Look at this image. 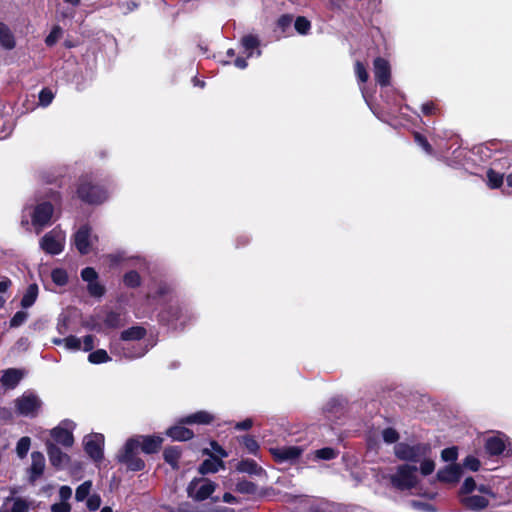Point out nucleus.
<instances>
[{"label": "nucleus", "mask_w": 512, "mask_h": 512, "mask_svg": "<svg viewBox=\"0 0 512 512\" xmlns=\"http://www.w3.org/2000/svg\"><path fill=\"white\" fill-rule=\"evenodd\" d=\"M393 487L399 490H410L417 486L419 480L417 467L408 464L397 467L396 472L389 477Z\"/></svg>", "instance_id": "nucleus-1"}, {"label": "nucleus", "mask_w": 512, "mask_h": 512, "mask_svg": "<svg viewBox=\"0 0 512 512\" xmlns=\"http://www.w3.org/2000/svg\"><path fill=\"white\" fill-rule=\"evenodd\" d=\"M395 455L404 461L419 462L423 457L430 455L431 447L428 444L408 445L399 443L394 447Z\"/></svg>", "instance_id": "nucleus-2"}, {"label": "nucleus", "mask_w": 512, "mask_h": 512, "mask_svg": "<svg viewBox=\"0 0 512 512\" xmlns=\"http://www.w3.org/2000/svg\"><path fill=\"white\" fill-rule=\"evenodd\" d=\"M140 446V440L136 438H130L123 450L117 455L119 462H122L128 466L132 471H139L144 468V462L142 459L137 457V451Z\"/></svg>", "instance_id": "nucleus-3"}, {"label": "nucleus", "mask_w": 512, "mask_h": 512, "mask_svg": "<svg viewBox=\"0 0 512 512\" xmlns=\"http://www.w3.org/2000/svg\"><path fill=\"white\" fill-rule=\"evenodd\" d=\"M217 484L207 478H194L187 487V495L195 501L208 499L216 490Z\"/></svg>", "instance_id": "nucleus-4"}, {"label": "nucleus", "mask_w": 512, "mask_h": 512, "mask_svg": "<svg viewBox=\"0 0 512 512\" xmlns=\"http://www.w3.org/2000/svg\"><path fill=\"white\" fill-rule=\"evenodd\" d=\"M53 212V204L50 201H42L33 207L31 220L37 234L51 223Z\"/></svg>", "instance_id": "nucleus-5"}, {"label": "nucleus", "mask_w": 512, "mask_h": 512, "mask_svg": "<svg viewBox=\"0 0 512 512\" xmlns=\"http://www.w3.org/2000/svg\"><path fill=\"white\" fill-rule=\"evenodd\" d=\"M14 403L17 413L26 417H35L42 405L40 398L32 392L23 393Z\"/></svg>", "instance_id": "nucleus-6"}, {"label": "nucleus", "mask_w": 512, "mask_h": 512, "mask_svg": "<svg viewBox=\"0 0 512 512\" xmlns=\"http://www.w3.org/2000/svg\"><path fill=\"white\" fill-rule=\"evenodd\" d=\"M65 240V233L59 228H54L41 238L39 244L47 254L57 255L63 251Z\"/></svg>", "instance_id": "nucleus-7"}, {"label": "nucleus", "mask_w": 512, "mask_h": 512, "mask_svg": "<svg viewBox=\"0 0 512 512\" xmlns=\"http://www.w3.org/2000/svg\"><path fill=\"white\" fill-rule=\"evenodd\" d=\"M77 193L83 201L91 204L102 203L107 197L105 190L86 181L80 184Z\"/></svg>", "instance_id": "nucleus-8"}, {"label": "nucleus", "mask_w": 512, "mask_h": 512, "mask_svg": "<svg viewBox=\"0 0 512 512\" xmlns=\"http://www.w3.org/2000/svg\"><path fill=\"white\" fill-rule=\"evenodd\" d=\"M274 460L278 463H294L301 455L303 450L297 446H280L270 448Z\"/></svg>", "instance_id": "nucleus-9"}, {"label": "nucleus", "mask_w": 512, "mask_h": 512, "mask_svg": "<svg viewBox=\"0 0 512 512\" xmlns=\"http://www.w3.org/2000/svg\"><path fill=\"white\" fill-rule=\"evenodd\" d=\"M95 239L90 228L83 226L74 235V245L81 254H87L91 251Z\"/></svg>", "instance_id": "nucleus-10"}, {"label": "nucleus", "mask_w": 512, "mask_h": 512, "mask_svg": "<svg viewBox=\"0 0 512 512\" xmlns=\"http://www.w3.org/2000/svg\"><path fill=\"white\" fill-rule=\"evenodd\" d=\"M103 444L104 436L102 434H92L84 438L85 451L95 461L101 460L103 457Z\"/></svg>", "instance_id": "nucleus-11"}, {"label": "nucleus", "mask_w": 512, "mask_h": 512, "mask_svg": "<svg viewBox=\"0 0 512 512\" xmlns=\"http://www.w3.org/2000/svg\"><path fill=\"white\" fill-rule=\"evenodd\" d=\"M32 505L33 501L23 497H7L0 507V512H29Z\"/></svg>", "instance_id": "nucleus-12"}, {"label": "nucleus", "mask_w": 512, "mask_h": 512, "mask_svg": "<svg viewBox=\"0 0 512 512\" xmlns=\"http://www.w3.org/2000/svg\"><path fill=\"white\" fill-rule=\"evenodd\" d=\"M46 461L44 455L39 451H34L31 453V465L28 469L29 481L31 483L36 482L39 479L45 470Z\"/></svg>", "instance_id": "nucleus-13"}, {"label": "nucleus", "mask_w": 512, "mask_h": 512, "mask_svg": "<svg viewBox=\"0 0 512 512\" xmlns=\"http://www.w3.org/2000/svg\"><path fill=\"white\" fill-rule=\"evenodd\" d=\"M46 447L50 463L57 469H63L69 461L68 455L50 441L46 442Z\"/></svg>", "instance_id": "nucleus-14"}, {"label": "nucleus", "mask_w": 512, "mask_h": 512, "mask_svg": "<svg viewBox=\"0 0 512 512\" xmlns=\"http://www.w3.org/2000/svg\"><path fill=\"white\" fill-rule=\"evenodd\" d=\"M374 74L381 86H387L390 83V65L388 61L380 57L376 58L374 60Z\"/></svg>", "instance_id": "nucleus-15"}, {"label": "nucleus", "mask_w": 512, "mask_h": 512, "mask_svg": "<svg viewBox=\"0 0 512 512\" xmlns=\"http://www.w3.org/2000/svg\"><path fill=\"white\" fill-rule=\"evenodd\" d=\"M462 475V468L460 465H449L437 472V478L441 482L456 483Z\"/></svg>", "instance_id": "nucleus-16"}, {"label": "nucleus", "mask_w": 512, "mask_h": 512, "mask_svg": "<svg viewBox=\"0 0 512 512\" xmlns=\"http://www.w3.org/2000/svg\"><path fill=\"white\" fill-rule=\"evenodd\" d=\"M2 373L0 381L8 389H14L24 376V372L16 368L6 369Z\"/></svg>", "instance_id": "nucleus-17"}, {"label": "nucleus", "mask_w": 512, "mask_h": 512, "mask_svg": "<svg viewBox=\"0 0 512 512\" xmlns=\"http://www.w3.org/2000/svg\"><path fill=\"white\" fill-rule=\"evenodd\" d=\"M461 503L469 510H481L484 509L489 500L483 495H466L461 496Z\"/></svg>", "instance_id": "nucleus-18"}, {"label": "nucleus", "mask_w": 512, "mask_h": 512, "mask_svg": "<svg viewBox=\"0 0 512 512\" xmlns=\"http://www.w3.org/2000/svg\"><path fill=\"white\" fill-rule=\"evenodd\" d=\"M136 439L140 440V446L142 451L147 454L157 452L162 444L161 437L155 436H137Z\"/></svg>", "instance_id": "nucleus-19"}, {"label": "nucleus", "mask_w": 512, "mask_h": 512, "mask_svg": "<svg viewBox=\"0 0 512 512\" xmlns=\"http://www.w3.org/2000/svg\"><path fill=\"white\" fill-rule=\"evenodd\" d=\"M52 438L59 444L70 447L73 445L74 439L71 431L68 429L62 428L60 426L55 427L51 430Z\"/></svg>", "instance_id": "nucleus-20"}, {"label": "nucleus", "mask_w": 512, "mask_h": 512, "mask_svg": "<svg viewBox=\"0 0 512 512\" xmlns=\"http://www.w3.org/2000/svg\"><path fill=\"white\" fill-rule=\"evenodd\" d=\"M214 420L213 415L206 411H198L183 419L180 424H209Z\"/></svg>", "instance_id": "nucleus-21"}, {"label": "nucleus", "mask_w": 512, "mask_h": 512, "mask_svg": "<svg viewBox=\"0 0 512 512\" xmlns=\"http://www.w3.org/2000/svg\"><path fill=\"white\" fill-rule=\"evenodd\" d=\"M167 435L173 440L186 441L193 437V432L181 425H176L167 430Z\"/></svg>", "instance_id": "nucleus-22"}, {"label": "nucleus", "mask_w": 512, "mask_h": 512, "mask_svg": "<svg viewBox=\"0 0 512 512\" xmlns=\"http://www.w3.org/2000/svg\"><path fill=\"white\" fill-rule=\"evenodd\" d=\"M0 45L5 49H13L15 47L14 36L10 29L0 22Z\"/></svg>", "instance_id": "nucleus-23"}, {"label": "nucleus", "mask_w": 512, "mask_h": 512, "mask_svg": "<svg viewBox=\"0 0 512 512\" xmlns=\"http://www.w3.org/2000/svg\"><path fill=\"white\" fill-rule=\"evenodd\" d=\"M38 297V286L36 284H30L21 300V306L24 309L31 307Z\"/></svg>", "instance_id": "nucleus-24"}, {"label": "nucleus", "mask_w": 512, "mask_h": 512, "mask_svg": "<svg viewBox=\"0 0 512 512\" xmlns=\"http://www.w3.org/2000/svg\"><path fill=\"white\" fill-rule=\"evenodd\" d=\"M224 463L220 459L212 458L206 459L199 467V473L205 475L208 473H215L220 468H223Z\"/></svg>", "instance_id": "nucleus-25"}, {"label": "nucleus", "mask_w": 512, "mask_h": 512, "mask_svg": "<svg viewBox=\"0 0 512 512\" xmlns=\"http://www.w3.org/2000/svg\"><path fill=\"white\" fill-rule=\"evenodd\" d=\"M146 334V331L141 326H134L121 333V339L123 341H136L142 339Z\"/></svg>", "instance_id": "nucleus-26"}, {"label": "nucleus", "mask_w": 512, "mask_h": 512, "mask_svg": "<svg viewBox=\"0 0 512 512\" xmlns=\"http://www.w3.org/2000/svg\"><path fill=\"white\" fill-rule=\"evenodd\" d=\"M237 471L258 475L263 472L262 468L259 467L254 460L246 459L242 460L237 464Z\"/></svg>", "instance_id": "nucleus-27"}, {"label": "nucleus", "mask_w": 512, "mask_h": 512, "mask_svg": "<svg viewBox=\"0 0 512 512\" xmlns=\"http://www.w3.org/2000/svg\"><path fill=\"white\" fill-rule=\"evenodd\" d=\"M180 455L181 451L178 446L168 447L163 453L165 461L169 463L173 469H178V460Z\"/></svg>", "instance_id": "nucleus-28"}, {"label": "nucleus", "mask_w": 512, "mask_h": 512, "mask_svg": "<svg viewBox=\"0 0 512 512\" xmlns=\"http://www.w3.org/2000/svg\"><path fill=\"white\" fill-rule=\"evenodd\" d=\"M485 447L491 455H498L504 451L505 444L501 438L491 437L487 439Z\"/></svg>", "instance_id": "nucleus-29"}, {"label": "nucleus", "mask_w": 512, "mask_h": 512, "mask_svg": "<svg viewBox=\"0 0 512 512\" xmlns=\"http://www.w3.org/2000/svg\"><path fill=\"white\" fill-rule=\"evenodd\" d=\"M241 43L245 53L247 54V57H250L253 55V50L258 47L259 40L256 36L249 34L242 38Z\"/></svg>", "instance_id": "nucleus-30"}, {"label": "nucleus", "mask_w": 512, "mask_h": 512, "mask_svg": "<svg viewBox=\"0 0 512 512\" xmlns=\"http://www.w3.org/2000/svg\"><path fill=\"white\" fill-rule=\"evenodd\" d=\"M104 323L109 328H118L124 325V318L120 313L109 312L104 319Z\"/></svg>", "instance_id": "nucleus-31"}, {"label": "nucleus", "mask_w": 512, "mask_h": 512, "mask_svg": "<svg viewBox=\"0 0 512 512\" xmlns=\"http://www.w3.org/2000/svg\"><path fill=\"white\" fill-rule=\"evenodd\" d=\"M30 446H31V439L29 437L24 436V437L20 438L16 445L17 456L20 459L25 458L28 454Z\"/></svg>", "instance_id": "nucleus-32"}, {"label": "nucleus", "mask_w": 512, "mask_h": 512, "mask_svg": "<svg viewBox=\"0 0 512 512\" xmlns=\"http://www.w3.org/2000/svg\"><path fill=\"white\" fill-rule=\"evenodd\" d=\"M88 360L92 364H101L110 361V357L104 349H98L89 354Z\"/></svg>", "instance_id": "nucleus-33"}, {"label": "nucleus", "mask_w": 512, "mask_h": 512, "mask_svg": "<svg viewBox=\"0 0 512 512\" xmlns=\"http://www.w3.org/2000/svg\"><path fill=\"white\" fill-rule=\"evenodd\" d=\"M53 282L58 286H64L68 282L67 272L61 268H56L51 272Z\"/></svg>", "instance_id": "nucleus-34"}, {"label": "nucleus", "mask_w": 512, "mask_h": 512, "mask_svg": "<svg viewBox=\"0 0 512 512\" xmlns=\"http://www.w3.org/2000/svg\"><path fill=\"white\" fill-rule=\"evenodd\" d=\"M92 487L91 481H85L76 489L75 498L77 501L81 502L86 499L90 493Z\"/></svg>", "instance_id": "nucleus-35"}, {"label": "nucleus", "mask_w": 512, "mask_h": 512, "mask_svg": "<svg viewBox=\"0 0 512 512\" xmlns=\"http://www.w3.org/2000/svg\"><path fill=\"white\" fill-rule=\"evenodd\" d=\"M420 465L421 474L424 476L430 475L435 469V462L428 456L423 457Z\"/></svg>", "instance_id": "nucleus-36"}, {"label": "nucleus", "mask_w": 512, "mask_h": 512, "mask_svg": "<svg viewBox=\"0 0 512 512\" xmlns=\"http://www.w3.org/2000/svg\"><path fill=\"white\" fill-rule=\"evenodd\" d=\"M487 178L489 187L493 189L499 188L503 183V175L493 170L488 171Z\"/></svg>", "instance_id": "nucleus-37"}, {"label": "nucleus", "mask_w": 512, "mask_h": 512, "mask_svg": "<svg viewBox=\"0 0 512 512\" xmlns=\"http://www.w3.org/2000/svg\"><path fill=\"white\" fill-rule=\"evenodd\" d=\"M236 491L244 494H254L257 491V486L250 481H240L236 485Z\"/></svg>", "instance_id": "nucleus-38"}, {"label": "nucleus", "mask_w": 512, "mask_h": 512, "mask_svg": "<svg viewBox=\"0 0 512 512\" xmlns=\"http://www.w3.org/2000/svg\"><path fill=\"white\" fill-rule=\"evenodd\" d=\"M294 26H295L296 31L303 35L307 34L311 28L310 21L302 16H299L296 18Z\"/></svg>", "instance_id": "nucleus-39"}, {"label": "nucleus", "mask_w": 512, "mask_h": 512, "mask_svg": "<svg viewBox=\"0 0 512 512\" xmlns=\"http://www.w3.org/2000/svg\"><path fill=\"white\" fill-rule=\"evenodd\" d=\"M337 454V451L330 447H325L315 451V457L322 460L334 459Z\"/></svg>", "instance_id": "nucleus-40"}, {"label": "nucleus", "mask_w": 512, "mask_h": 512, "mask_svg": "<svg viewBox=\"0 0 512 512\" xmlns=\"http://www.w3.org/2000/svg\"><path fill=\"white\" fill-rule=\"evenodd\" d=\"M81 340L76 336L70 335L64 338V346L67 350L77 351L81 349Z\"/></svg>", "instance_id": "nucleus-41"}, {"label": "nucleus", "mask_w": 512, "mask_h": 512, "mask_svg": "<svg viewBox=\"0 0 512 512\" xmlns=\"http://www.w3.org/2000/svg\"><path fill=\"white\" fill-rule=\"evenodd\" d=\"M87 284V289L91 296L100 297L104 294V287L98 282V279Z\"/></svg>", "instance_id": "nucleus-42"}, {"label": "nucleus", "mask_w": 512, "mask_h": 512, "mask_svg": "<svg viewBox=\"0 0 512 512\" xmlns=\"http://www.w3.org/2000/svg\"><path fill=\"white\" fill-rule=\"evenodd\" d=\"M140 276L135 271H130L124 276V283L129 287H137L140 285Z\"/></svg>", "instance_id": "nucleus-43"}, {"label": "nucleus", "mask_w": 512, "mask_h": 512, "mask_svg": "<svg viewBox=\"0 0 512 512\" xmlns=\"http://www.w3.org/2000/svg\"><path fill=\"white\" fill-rule=\"evenodd\" d=\"M62 36V29L59 26H55L50 34L46 37L45 43L48 46L54 45Z\"/></svg>", "instance_id": "nucleus-44"}, {"label": "nucleus", "mask_w": 512, "mask_h": 512, "mask_svg": "<svg viewBox=\"0 0 512 512\" xmlns=\"http://www.w3.org/2000/svg\"><path fill=\"white\" fill-rule=\"evenodd\" d=\"M28 318V313L25 311H18L10 320L11 327H19L21 326Z\"/></svg>", "instance_id": "nucleus-45"}, {"label": "nucleus", "mask_w": 512, "mask_h": 512, "mask_svg": "<svg viewBox=\"0 0 512 512\" xmlns=\"http://www.w3.org/2000/svg\"><path fill=\"white\" fill-rule=\"evenodd\" d=\"M476 483L473 478H466L462 487H461V496H466L471 494L474 490H476Z\"/></svg>", "instance_id": "nucleus-46"}, {"label": "nucleus", "mask_w": 512, "mask_h": 512, "mask_svg": "<svg viewBox=\"0 0 512 512\" xmlns=\"http://www.w3.org/2000/svg\"><path fill=\"white\" fill-rule=\"evenodd\" d=\"M243 443H244L246 449L252 454H256V452L259 449V445H258L257 441L250 436L243 437Z\"/></svg>", "instance_id": "nucleus-47"}, {"label": "nucleus", "mask_w": 512, "mask_h": 512, "mask_svg": "<svg viewBox=\"0 0 512 512\" xmlns=\"http://www.w3.org/2000/svg\"><path fill=\"white\" fill-rule=\"evenodd\" d=\"M146 347H139L136 351H131L130 349H124L123 356L129 359H134L138 357H142L146 354Z\"/></svg>", "instance_id": "nucleus-48"}, {"label": "nucleus", "mask_w": 512, "mask_h": 512, "mask_svg": "<svg viewBox=\"0 0 512 512\" xmlns=\"http://www.w3.org/2000/svg\"><path fill=\"white\" fill-rule=\"evenodd\" d=\"M81 277L87 283L93 282L94 280L98 279V275H97L96 271L91 267H87V268L83 269L81 272Z\"/></svg>", "instance_id": "nucleus-49"}, {"label": "nucleus", "mask_w": 512, "mask_h": 512, "mask_svg": "<svg viewBox=\"0 0 512 512\" xmlns=\"http://www.w3.org/2000/svg\"><path fill=\"white\" fill-rule=\"evenodd\" d=\"M382 436L386 443H394L399 438L397 431L392 428L385 429L382 433Z\"/></svg>", "instance_id": "nucleus-50"}, {"label": "nucleus", "mask_w": 512, "mask_h": 512, "mask_svg": "<svg viewBox=\"0 0 512 512\" xmlns=\"http://www.w3.org/2000/svg\"><path fill=\"white\" fill-rule=\"evenodd\" d=\"M53 93L49 89H43L39 94V101L42 106H48L53 100Z\"/></svg>", "instance_id": "nucleus-51"}, {"label": "nucleus", "mask_w": 512, "mask_h": 512, "mask_svg": "<svg viewBox=\"0 0 512 512\" xmlns=\"http://www.w3.org/2000/svg\"><path fill=\"white\" fill-rule=\"evenodd\" d=\"M457 449L455 447L446 448L441 452V458L443 461H454L457 458Z\"/></svg>", "instance_id": "nucleus-52"}, {"label": "nucleus", "mask_w": 512, "mask_h": 512, "mask_svg": "<svg viewBox=\"0 0 512 512\" xmlns=\"http://www.w3.org/2000/svg\"><path fill=\"white\" fill-rule=\"evenodd\" d=\"M292 22H293V17L291 15L286 14V15H282L278 19L277 25L284 32V31H286V29H288L291 26Z\"/></svg>", "instance_id": "nucleus-53"}, {"label": "nucleus", "mask_w": 512, "mask_h": 512, "mask_svg": "<svg viewBox=\"0 0 512 512\" xmlns=\"http://www.w3.org/2000/svg\"><path fill=\"white\" fill-rule=\"evenodd\" d=\"M355 73L361 82H366L368 80V73L362 63L356 62Z\"/></svg>", "instance_id": "nucleus-54"}, {"label": "nucleus", "mask_w": 512, "mask_h": 512, "mask_svg": "<svg viewBox=\"0 0 512 512\" xmlns=\"http://www.w3.org/2000/svg\"><path fill=\"white\" fill-rule=\"evenodd\" d=\"M100 505L101 498L99 495L94 494L87 499V507L92 511L99 509Z\"/></svg>", "instance_id": "nucleus-55"}, {"label": "nucleus", "mask_w": 512, "mask_h": 512, "mask_svg": "<svg viewBox=\"0 0 512 512\" xmlns=\"http://www.w3.org/2000/svg\"><path fill=\"white\" fill-rule=\"evenodd\" d=\"M463 465H464V467H466L472 471H477L480 467V462L477 458H475L473 456H468V457H466Z\"/></svg>", "instance_id": "nucleus-56"}, {"label": "nucleus", "mask_w": 512, "mask_h": 512, "mask_svg": "<svg viewBox=\"0 0 512 512\" xmlns=\"http://www.w3.org/2000/svg\"><path fill=\"white\" fill-rule=\"evenodd\" d=\"M81 342L83 343V346L81 345V348L84 351H91L95 347V337L93 335H86L83 338V341Z\"/></svg>", "instance_id": "nucleus-57"}, {"label": "nucleus", "mask_w": 512, "mask_h": 512, "mask_svg": "<svg viewBox=\"0 0 512 512\" xmlns=\"http://www.w3.org/2000/svg\"><path fill=\"white\" fill-rule=\"evenodd\" d=\"M71 505L68 502H59L51 505V512H70Z\"/></svg>", "instance_id": "nucleus-58"}, {"label": "nucleus", "mask_w": 512, "mask_h": 512, "mask_svg": "<svg viewBox=\"0 0 512 512\" xmlns=\"http://www.w3.org/2000/svg\"><path fill=\"white\" fill-rule=\"evenodd\" d=\"M72 496V489L69 486H61L59 489V497L63 502H67Z\"/></svg>", "instance_id": "nucleus-59"}, {"label": "nucleus", "mask_w": 512, "mask_h": 512, "mask_svg": "<svg viewBox=\"0 0 512 512\" xmlns=\"http://www.w3.org/2000/svg\"><path fill=\"white\" fill-rule=\"evenodd\" d=\"M415 140L427 153H431L432 152L431 145L428 143V141L423 136H421L420 134L416 133L415 134Z\"/></svg>", "instance_id": "nucleus-60"}, {"label": "nucleus", "mask_w": 512, "mask_h": 512, "mask_svg": "<svg viewBox=\"0 0 512 512\" xmlns=\"http://www.w3.org/2000/svg\"><path fill=\"white\" fill-rule=\"evenodd\" d=\"M253 422L251 419H245L244 421L238 422L235 428L238 430H248L252 427Z\"/></svg>", "instance_id": "nucleus-61"}, {"label": "nucleus", "mask_w": 512, "mask_h": 512, "mask_svg": "<svg viewBox=\"0 0 512 512\" xmlns=\"http://www.w3.org/2000/svg\"><path fill=\"white\" fill-rule=\"evenodd\" d=\"M57 329L60 334H64L67 331V318L59 319Z\"/></svg>", "instance_id": "nucleus-62"}, {"label": "nucleus", "mask_w": 512, "mask_h": 512, "mask_svg": "<svg viewBox=\"0 0 512 512\" xmlns=\"http://www.w3.org/2000/svg\"><path fill=\"white\" fill-rule=\"evenodd\" d=\"M10 286L11 281L9 279L0 281V293H5Z\"/></svg>", "instance_id": "nucleus-63"}, {"label": "nucleus", "mask_w": 512, "mask_h": 512, "mask_svg": "<svg viewBox=\"0 0 512 512\" xmlns=\"http://www.w3.org/2000/svg\"><path fill=\"white\" fill-rule=\"evenodd\" d=\"M422 111L425 114H432L434 111L433 103H425L422 105Z\"/></svg>", "instance_id": "nucleus-64"}]
</instances>
